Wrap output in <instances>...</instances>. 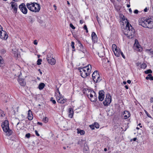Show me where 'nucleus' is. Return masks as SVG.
I'll return each instance as SVG.
<instances>
[{
  "mask_svg": "<svg viewBox=\"0 0 153 153\" xmlns=\"http://www.w3.org/2000/svg\"><path fill=\"white\" fill-rule=\"evenodd\" d=\"M74 42H72L71 43V46L73 49H74Z\"/></svg>",
  "mask_w": 153,
  "mask_h": 153,
  "instance_id": "38",
  "label": "nucleus"
},
{
  "mask_svg": "<svg viewBox=\"0 0 153 153\" xmlns=\"http://www.w3.org/2000/svg\"><path fill=\"white\" fill-rule=\"evenodd\" d=\"M129 12H130L131 13H132V10L131 9V8L129 9Z\"/></svg>",
  "mask_w": 153,
  "mask_h": 153,
  "instance_id": "59",
  "label": "nucleus"
},
{
  "mask_svg": "<svg viewBox=\"0 0 153 153\" xmlns=\"http://www.w3.org/2000/svg\"><path fill=\"white\" fill-rule=\"evenodd\" d=\"M4 116L5 114L4 113L3 111L0 109V117H4Z\"/></svg>",
  "mask_w": 153,
  "mask_h": 153,
  "instance_id": "29",
  "label": "nucleus"
},
{
  "mask_svg": "<svg viewBox=\"0 0 153 153\" xmlns=\"http://www.w3.org/2000/svg\"><path fill=\"white\" fill-rule=\"evenodd\" d=\"M137 139V138H133V140L134 141H135Z\"/></svg>",
  "mask_w": 153,
  "mask_h": 153,
  "instance_id": "64",
  "label": "nucleus"
},
{
  "mask_svg": "<svg viewBox=\"0 0 153 153\" xmlns=\"http://www.w3.org/2000/svg\"><path fill=\"white\" fill-rule=\"evenodd\" d=\"M9 125L8 121L7 120H6L2 123L1 126L4 131L6 133L8 132L10 135L11 134V131L9 129Z\"/></svg>",
  "mask_w": 153,
  "mask_h": 153,
  "instance_id": "4",
  "label": "nucleus"
},
{
  "mask_svg": "<svg viewBox=\"0 0 153 153\" xmlns=\"http://www.w3.org/2000/svg\"><path fill=\"white\" fill-rule=\"evenodd\" d=\"M147 66L146 64L145 63H143L141 65V68L143 69L145 68Z\"/></svg>",
  "mask_w": 153,
  "mask_h": 153,
  "instance_id": "32",
  "label": "nucleus"
},
{
  "mask_svg": "<svg viewBox=\"0 0 153 153\" xmlns=\"http://www.w3.org/2000/svg\"><path fill=\"white\" fill-rule=\"evenodd\" d=\"M104 97V92L102 91H100L99 92L98 99L100 101H102Z\"/></svg>",
  "mask_w": 153,
  "mask_h": 153,
  "instance_id": "14",
  "label": "nucleus"
},
{
  "mask_svg": "<svg viewBox=\"0 0 153 153\" xmlns=\"http://www.w3.org/2000/svg\"><path fill=\"white\" fill-rule=\"evenodd\" d=\"M148 9L147 7H146L144 9V11L145 12H146L148 10Z\"/></svg>",
  "mask_w": 153,
  "mask_h": 153,
  "instance_id": "49",
  "label": "nucleus"
},
{
  "mask_svg": "<svg viewBox=\"0 0 153 153\" xmlns=\"http://www.w3.org/2000/svg\"><path fill=\"white\" fill-rule=\"evenodd\" d=\"M145 113L147 114V116L148 117H151L150 115L148 113V112L146 111L145 110Z\"/></svg>",
  "mask_w": 153,
  "mask_h": 153,
  "instance_id": "43",
  "label": "nucleus"
},
{
  "mask_svg": "<svg viewBox=\"0 0 153 153\" xmlns=\"http://www.w3.org/2000/svg\"><path fill=\"white\" fill-rule=\"evenodd\" d=\"M68 117L72 118L73 116L74 112L73 108H69L68 109Z\"/></svg>",
  "mask_w": 153,
  "mask_h": 153,
  "instance_id": "18",
  "label": "nucleus"
},
{
  "mask_svg": "<svg viewBox=\"0 0 153 153\" xmlns=\"http://www.w3.org/2000/svg\"><path fill=\"white\" fill-rule=\"evenodd\" d=\"M28 112V120H31L33 119V116L32 114V111L31 110H29Z\"/></svg>",
  "mask_w": 153,
  "mask_h": 153,
  "instance_id": "21",
  "label": "nucleus"
},
{
  "mask_svg": "<svg viewBox=\"0 0 153 153\" xmlns=\"http://www.w3.org/2000/svg\"><path fill=\"white\" fill-rule=\"evenodd\" d=\"M149 52L151 53H153V51L151 49L148 50Z\"/></svg>",
  "mask_w": 153,
  "mask_h": 153,
  "instance_id": "47",
  "label": "nucleus"
},
{
  "mask_svg": "<svg viewBox=\"0 0 153 153\" xmlns=\"http://www.w3.org/2000/svg\"><path fill=\"white\" fill-rule=\"evenodd\" d=\"M127 82L128 84H130L131 83V81L129 80H128L127 81Z\"/></svg>",
  "mask_w": 153,
  "mask_h": 153,
  "instance_id": "55",
  "label": "nucleus"
},
{
  "mask_svg": "<svg viewBox=\"0 0 153 153\" xmlns=\"http://www.w3.org/2000/svg\"><path fill=\"white\" fill-rule=\"evenodd\" d=\"M120 53L121 54V55H122V56L124 58V59H125V56L124 55V54H123V53L121 52V51H120Z\"/></svg>",
  "mask_w": 153,
  "mask_h": 153,
  "instance_id": "44",
  "label": "nucleus"
},
{
  "mask_svg": "<svg viewBox=\"0 0 153 153\" xmlns=\"http://www.w3.org/2000/svg\"><path fill=\"white\" fill-rule=\"evenodd\" d=\"M123 32L124 34L128 37L131 39L134 36L135 31L131 25L128 22Z\"/></svg>",
  "mask_w": 153,
  "mask_h": 153,
  "instance_id": "1",
  "label": "nucleus"
},
{
  "mask_svg": "<svg viewBox=\"0 0 153 153\" xmlns=\"http://www.w3.org/2000/svg\"><path fill=\"white\" fill-rule=\"evenodd\" d=\"M79 43V46L80 48V51L82 52L83 53H85L86 52V50L85 49H83V46L81 44L80 41L78 42Z\"/></svg>",
  "mask_w": 153,
  "mask_h": 153,
  "instance_id": "20",
  "label": "nucleus"
},
{
  "mask_svg": "<svg viewBox=\"0 0 153 153\" xmlns=\"http://www.w3.org/2000/svg\"><path fill=\"white\" fill-rule=\"evenodd\" d=\"M28 21L30 22H31V23H32L33 22V19L30 16L29 18Z\"/></svg>",
  "mask_w": 153,
  "mask_h": 153,
  "instance_id": "37",
  "label": "nucleus"
},
{
  "mask_svg": "<svg viewBox=\"0 0 153 153\" xmlns=\"http://www.w3.org/2000/svg\"><path fill=\"white\" fill-rule=\"evenodd\" d=\"M18 82L20 85L22 86H24L25 84V82L23 79H19Z\"/></svg>",
  "mask_w": 153,
  "mask_h": 153,
  "instance_id": "23",
  "label": "nucleus"
},
{
  "mask_svg": "<svg viewBox=\"0 0 153 153\" xmlns=\"http://www.w3.org/2000/svg\"><path fill=\"white\" fill-rule=\"evenodd\" d=\"M11 7L13 10V13H16L17 12L18 7V5L17 3L15 2H11Z\"/></svg>",
  "mask_w": 153,
  "mask_h": 153,
  "instance_id": "15",
  "label": "nucleus"
},
{
  "mask_svg": "<svg viewBox=\"0 0 153 153\" xmlns=\"http://www.w3.org/2000/svg\"><path fill=\"white\" fill-rule=\"evenodd\" d=\"M84 22L83 20H80V23L81 24H82V23H84Z\"/></svg>",
  "mask_w": 153,
  "mask_h": 153,
  "instance_id": "52",
  "label": "nucleus"
},
{
  "mask_svg": "<svg viewBox=\"0 0 153 153\" xmlns=\"http://www.w3.org/2000/svg\"><path fill=\"white\" fill-rule=\"evenodd\" d=\"M150 102H153V97H152L150 99Z\"/></svg>",
  "mask_w": 153,
  "mask_h": 153,
  "instance_id": "54",
  "label": "nucleus"
},
{
  "mask_svg": "<svg viewBox=\"0 0 153 153\" xmlns=\"http://www.w3.org/2000/svg\"><path fill=\"white\" fill-rule=\"evenodd\" d=\"M120 51H114V54H115V55L117 56V57H119V56H120Z\"/></svg>",
  "mask_w": 153,
  "mask_h": 153,
  "instance_id": "27",
  "label": "nucleus"
},
{
  "mask_svg": "<svg viewBox=\"0 0 153 153\" xmlns=\"http://www.w3.org/2000/svg\"><path fill=\"white\" fill-rule=\"evenodd\" d=\"M42 61V60L41 59H38L37 60V64L38 65H39L41 64V62Z\"/></svg>",
  "mask_w": 153,
  "mask_h": 153,
  "instance_id": "35",
  "label": "nucleus"
},
{
  "mask_svg": "<svg viewBox=\"0 0 153 153\" xmlns=\"http://www.w3.org/2000/svg\"><path fill=\"white\" fill-rule=\"evenodd\" d=\"M123 115L124 119H126L130 116V114L129 111H125L124 112Z\"/></svg>",
  "mask_w": 153,
  "mask_h": 153,
  "instance_id": "19",
  "label": "nucleus"
},
{
  "mask_svg": "<svg viewBox=\"0 0 153 153\" xmlns=\"http://www.w3.org/2000/svg\"><path fill=\"white\" fill-rule=\"evenodd\" d=\"M146 79L147 80L150 79L151 80H153V76H152L151 74H149L146 77Z\"/></svg>",
  "mask_w": 153,
  "mask_h": 153,
  "instance_id": "24",
  "label": "nucleus"
},
{
  "mask_svg": "<svg viewBox=\"0 0 153 153\" xmlns=\"http://www.w3.org/2000/svg\"><path fill=\"white\" fill-rule=\"evenodd\" d=\"M77 133L80 134L81 135H83L84 134L85 132V131L82 130H78Z\"/></svg>",
  "mask_w": 153,
  "mask_h": 153,
  "instance_id": "28",
  "label": "nucleus"
},
{
  "mask_svg": "<svg viewBox=\"0 0 153 153\" xmlns=\"http://www.w3.org/2000/svg\"><path fill=\"white\" fill-rule=\"evenodd\" d=\"M52 58H53V54L51 52L48 53L47 56V59Z\"/></svg>",
  "mask_w": 153,
  "mask_h": 153,
  "instance_id": "26",
  "label": "nucleus"
},
{
  "mask_svg": "<svg viewBox=\"0 0 153 153\" xmlns=\"http://www.w3.org/2000/svg\"><path fill=\"white\" fill-rule=\"evenodd\" d=\"M136 41L137 42V40L135 39V42L134 45V48L136 51L140 52L142 51V48L138 42L136 43Z\"/></svg>",
  "mask_w": 153,
  "mask_h": 153,
  "instance_id": "9",
  "label": "nucleus"
},
{
  "mask_svg": "<svg viewBox=\"0 0 153 153\" xmlns=\"http://www.w3.org/2000/svg\"><path fill=\"white\" fill-rule=\"evenodd\" d=\"M91 37L92 41L94 43L97 42V37L95 32H92L91 33Z\"/></svg>",
  "mask_w": 153,
  "mask_h": 153,
  "instance_id": "16",
  "label": "nucleus"
},
{
  "mask_svg": "<svg viewBox=\"0 0 153 153\" xmlns=\"http://www.w3.org/2000/svg\"><path fill=\"white\" fill-rule=\"evenodd\" d=\"M150 19L142 18L139 22V25L144 27H148Z\"/></svg>",
  "mask_w": 153,
  "mask_h": 153,
  "instance_id": "6",
  "label": "nucleus"
},
{
  "mask_svg": "<svg viewBox=\"0 0 153 153\" xmlns=\"http://www.w3.org/2000/svg\"><path fill=\"white\" fill-rule=\"evenodd\" d=\"M43 120L45 121V123H47L48 121V118L46 117Z\"/></svg>",
  "mask_w": 153,
  "mask_h": 153,
  "instance_id": "41",
  "label": "nucleus"
},
{
  "mask_svg": "<svg viewBox=\"0 0 153 153\" xmlns=\"http://www.w3.org/2000/svg\"><path fill=\"white\" fill-rule=\"evenodd\" d=\"M88 93L89 94L90 97H89V94H86V96L90 99L92 102H95L97 99V97L95 96V98L93 97V95L96 94L95 92L92 90H89L87 89Z\"/></svg>",
  "mask_w": 153,
  "mask_h": 153,
  "instance_id": "7",
  "label": "nucleus"
},
{
  "mask_svg": "<svg viewBox=\"0 0 153 153\" xmlns=\"http://www.w3.org/2000/svg\"><path fill=\"white\" fill-rule=\"evenodd\" d=\"M53 7L54 8V10H56V8H57L56 6L55 5H53Z\"/></svg>",
  "mask_w": 153,
  "mask_h": 153,
  "instance_id": "56",
  "label": "nucleus"
},
{
  "mask_svg": "<svg viewBox=\"0 0 153 153\" xmlns=\"http://www.w3.org/2000/svg\"><path fill=\"white\" fill-rule=\"evenodd\" d=\"M127 7L129 8V7H130V4H127Z\"/></svg>",
  "mask_w": 153,
  "mask_h": 153,
  "instance_id": "62",
  "label": "nucleus"
},
{
  "mask_svg": "<svg viewBox=\"0 0 153 153\" xmlns=\"http://www.w3.org/2000/svg\"><path fill=\"white\" fill-rule=\"evenodd\" d=\"M4 62V61L2 57L0 56V66H1V64H2Z\"/></svg>",
  "mask_w": 153,
  "mask_h": 153,
  "instance_id": "36",
  "label": "nucleus"
},
{
  "mask_svg": "<svg viewBox=\"0 0 153 153\" xmlns=\"http://www.w3.org/2000/svg\"><path fill=\"white\" fill-rule=\"evenodd\" d=\"M45 86V84L43 83H41L39 84V88L40 90L42 89Z\"/></svg>",
  "mask_w": 153,
  "mask_h": 153,
  "instance_id": "25",
  "label": "nucleus"
},
{
  "mask_svg": "<svg viewBox=\"0 0 153 153\" xmlns=\"http://www.w3.org/2000/svg\"><path fill=\"white\" fill-rule=\"evenodd\" d=\"M92 77L94 82L98 83L100 82L102 80L100 74L97 71H95L92 74Z\"/></svg>",
  "mask_w": 153,
  "mask_h": 153,
  "instance_id": "5",
  "label": "nucleus"
},
{
  "mask_svg": "<svg viewBox=\"0 0 153 153\" xmlns=\"http://www.w3.org/2000/svg\"><path fill=\"white\" fill-rule=\"evenodd\" d=\"M37 124L41 126H42V123L40 122H37Z\"/></svg>",
  "mask_w": 153,
  "mask_h": 153,
  "instance_id": "51",
  "label": "nucleus"
},
{
  "mask_svg": "<svg viewBox=\"0 0 153 153\" xmlns=\"http://www.w3.org/2000/svg\"><path fill=\"white\" fill-rule=\"evenodd\" d=\"M26 6L29 10L33 12H38L40 9V4L36 3H27Z\"/></svg>",
  "mask_w": 153,
  "mask_h": 153,
  "instance_id": "3",
  "label": "nucleus"
},
{
  "mask_svg": "<svg viewBox=\"0 0 153 153\" xmlns=\"http://www.w3.org/2000/svg\"><path fill=\"white\" fill-rule=\"evenodd\" d=\"M91 68V65H88L82 68H79L78 69L79 70L81 76L83 78H85L90 74Z\"/></svg>",
  "mask_w": 153,
  "mask_h": 153,
  "instance_id": "2",
  "label": "nucleus"
},
{
  "mask_svg": "<svg viewBox=\"0 0 153 153\" xmlns=\"http://www.w3.org/2000/svg\"><path fill=\"white\" fill-rule=\"evenodd\" d=\"M57 92L59 94V95H60V92L58 89H57Z\"/></svg>",
  "mask_w": 153,
  "mask_h": 153,
  "instance_id": "58",
  "label": "nucleus"
},
{
  "mask_svg": "<svg viewBox=\"0 0 153 153\" xmlns=\"http://www.w3.org/2000/svg\"><path fill=\"white\" fill-rule=\"evenodd\" d=\"M89 127L92 130L94 129L95 128L94 123L92 124V125H89Z\"/></svg>",
  "mask_w": 153,
  "mask_h": 153,
  "instance_id": "33",
  "label": "nucleus"
},
{
  "mask_svg": "<svg viewBox=\"0 0 153 153\" xmlns=\"http://www.w3.org/2000/svg\"><path fill=\"white\" fill-rule=\"evenodd\" d=\"M0 38L4 40H6L8 37L7 32L5 31L2 30L0 33Z\"/></svg>",
  "mask_w": 153,
  "mask_h": 153,
  "instance_id": "11",
  "label": "nucleus"
},
{
  "mask_svg": "<svg viewBox=\"0 0 153 153\" xmlns=\"http://www.w3.org/2000/svg\"><path fill=\"white\" fill-rule=\"evenodd\" d=\"M56 99L57 102L60 103L64 104L66 101V99H64L61 95H57L56 97Z\"/></svg>",
  "mask_w": 153,
  "mask_h": 153,
  "instance_id": "13",
  "label": "nucleus"
},
{
  "mask_svg": "<svg viewBox=\"0 0 153 153\" xmlns=\"http://www.w3.org/2000/svg\"><path fill=\"white\" fill-rule=\"evenodd\" d=\"M2 30H3V27L1 26L0 27V33L1 32V31Z\"/></svg>",
  "mask_w": 153,
  "mask_h": 153,
  "instance_id": "60",
  "label": "nucleus"
},
{
  "mask_svg": "<svg viewBox=\"0 0 153 153\" xmlns=\"http://www.w3.org/2000/svg\"><path fill=\"white\" fill-rule=\"evenodd\" d=\"M38 71H39V72L41 74H42V72L41 71V70H40V69H39L38 70Z\"/></svg>",
  "mask_w": 153,
  "mask_h": 153,
  "instance_id": "57",
  "label": "nucleus"
},
{
  "mask_svg": "<svg viewBox=\"0 0 153 153\" xmlns=\"http://www.w3.org/2000/svg\"><path fill=\"white\" fill-rule=\"evenodd\" d=\"M70 26L73 29H75V27L74 26L72 23H70Z\"/></svg>",
  "mask_w": 153,
  "mask_h": 153,
  "instance_id": "39",
  "label": "nucleus"
},
{
  "mask_svg": "<svg viewBox=\"0 0 153 153\" xmlns=\"http://www.w3.org/2000/svg\"><path fill=\"white\" fill-rule=\"evenodd\" d=\"M48 62L52 65H55L56 62L55 59L53 58L47 59Z\"/></svg>",
  "mask_w": 153,
  "mask_h": 153,
  "instance_id": "17",
  "label": "nucleus"
},
{
  "mask_svg": "<svg viewBox=\"0 0 153 153\" xmlns=\"http://www.w3.org/2000/svg\"><path fill=\"white\" fill-rule=\"evenodd\" d=\"M50 101L52 102L53 104H55L56 103V102L55 100H53V98L51 97L50 99Z\"/></svg>",
  "mask_w": 153,
  "mask_h": 153,
  "instance_id": "34",
  "label": "nucleus"
},
{
  "mask_svg": "<svg viewBox=\"0 0 153 153\" xmlns=\"http://www.w3.org/2000/svg\"><path fill=\"white\" fill-rule=\"evenodd\" d=\"M94 123L95 128H99L100 125L99 123L97 122H95Z\"/></svg>",
  "mask_w": 153,
  "mask_h": 153,
  "instance_id": "31",
  "label": "nucleus"
},
{
  "mask_svg": "<svg viewBox=\"0 0 153 153\" xmlns=\"http://www.w3.org/2000/svg\"><path fill=\"white\" fill-rule=\"evenodd\" d=\"M146 74H149V73H151L152 72V71L151 69H149L144 72Z\"/></svg>",
  "mask_w": 153,
  "mask_h": 153,
  "instance_id": "30",
  "label": "nucleus"
},
{
  "mask_svg": "<svg viewBox=\"0 0 153 153\" xmlns=\"http://www.w3.org/2000/svg\"><path fill=\"white\" fill-rule=\"evenodd\" d=\"M118 51V50L117 49V48H116L114 49V50H113L114 51H114Z\"/></svg>",
  "mask_w": 153,
  "mask_h": 153,
  "instance_id": "53",
  "label": "nucleus"
},
{
  "mask_svg": "<svg viewBox=\"0 0 153 153\" xmlns=\"http://www.w3.org/2000/svg\"><path fill=\"white\" fill-rule=\"evenodd\" d=\"M30 134L29 133L25 135V137L27 138H29L30 137Z\"/></svg>",
  "mask_w": 153,
  "mask_h": 153,
  "instance_id": "42",
  "label": "nucleus"
},
{
  "mask_svg": "<svg viewBox=\"0 0 153 153\" xmlns=\"http://www.w3.org/2000/svg\"><path fill=\"white\" fill-rule=\"evenodd\" d=\"M134 12L135 14H137L138 13V11L137 10H134Z\"/></svg>",
  "mask_w": 153,
  "mask_h": 153,
  "instance_id": "46",
  "label": "nucleus"
},
{
  "mask_svg": "<svg viewBox=\"0 0 153 153\" xmlns=\"http://www.w3.org/2000/svg\"><path fill=\"white\" fill-rule=\"evenodd\" d=\"M117 47L116 45L114 44L112 45V48L113 50H114V49L117 48Z\"/></svg>",
  "mask_w": 153,
  "mask_h": 153,
  "instance_id": "40",
  "label": "nucleus"
},
{
  "mask_svg": "<svg viewBox=\"0 0 153 153\" xmlns=\"http://www.w3.org/2000/svg\"><path fill=\"white\" fill-rule=\"evenodd\" d=\"M19 8L21 11L24 14H26L27 13V9L25 4L22 3L19 6Z\"/></svg>",
  "mask_w": 153,
  "mask_h": 153,
  "instance_id": "10",
  "label": "nucleus"
},
{
  "mask_svg": "<svg viewBox=\"0 0 153 153\" xmlns=\"http://www.w3.org/2000/svg\"><path fill=\"white\" fill-rule=\"evenodd\" d=\"M33 42L34 45H36L37 44V42L36 40H34Z\"/></svg>",
  "mask_w": 153,
  "mask_h": 153,
  "instance_id": "50",
  "label": "nucleus"
},
{
  "mask_svg": "<svg viewBox=\"0 0 153 153\" xmlns=\"http://www.w3.org/2000/svg\"><path fill=\"white\" fill-rule=\"evenodd\" d=\"M148 28L152 29L153 28V20L152 19H150L149 25H148Z\"/></svg>",
  "mask_w": 153,
  "mask_h": 153,
  "instance_id": "22",
  "label": "nucleus"
},
{
  "mask_svg": "<svg viewBox=\"0 0 153 153\" xmlns=\"http://www.w3.org/2000/svg\"><path fill=\"white\" fill-rule=\"evenodd\" d=\"M125 88H126V89H128V86L127 85H125Z\"/></svg>",
  "mask_w": 153,
  "mask_h": 153,
  "instance_id": "61",
  "label": "nucleus"
},
{
  "mask_svg": "<svg viewBox=\"0 0 153 153\" xmlns=\"http://www.w3.org/2000/svg\"><path fill=\"white\" fill-rule=\"evenodd\" d=\"M123 83L124 85H126V81H123Z\"/></svg>",
  "mask_w": 153,
  "mask_h": 153,
  "instance_id": "63",
  "label": "nucleus"
},
{
  "mask_svg": "<svg viewBox=\"0 0 153 153\" xmlns=\"http://www.w3.org/2000/svg\"><path fill=\"white\" fill-rule=\"evenodd\" d=\"M0 96L3 100L6 103L9 100L8 94L7 93H1Z\"/></svg>",
  "mask_w": 153,
  "mask_h": 153,
  "instance_id": "12",
  "label": "nucleus"
},
{
  "mask_svg": "<svg viewBox=\"0 0 153 153\" xmlns=\"http://www.w3.org/2000/svg\"><path fill=\"white\" fill-rule=\"evenodd\" d=\"M111 97L110 94L106 95L104 101L103 103L106 106H108L111 103Z\"/></svg>",
  "mask_w": 153,
  "mask_h": 153,
  "instance_id": "8",
  "label": "nucleus"
},
{
  "mask_svg": "<svg viewBox=\"0 0 153 153\" xmlns=\"http://www.w3.org/2000/svg\"><path fill=\"white\" fill-rule=\"evenodd\" d=\"M83 28H84V29H85V30L86 29H88L87 28V26L86 25H84Z\"/></svg>",
  "mask_w": 153,
  "mask_h": 153,
  "instance_id": "48",
  "label": "nucleus"
},
{
  "mask_svg": "<svg viewBox=\"0 0 153 153\" xmlns=\"http://www.w3.org/2000/svg\"><path fill=\"white\" fill-rule=\"evenodd\" d=\"M35 134H36V135L37 136H39V134L38 133V131H37V130H35Z\"/></svg>",
  "mask_w": 153,
  "mask_h": 153,
  "instance_id": "45",
  "label": "nucleus"
}]
</instances>
